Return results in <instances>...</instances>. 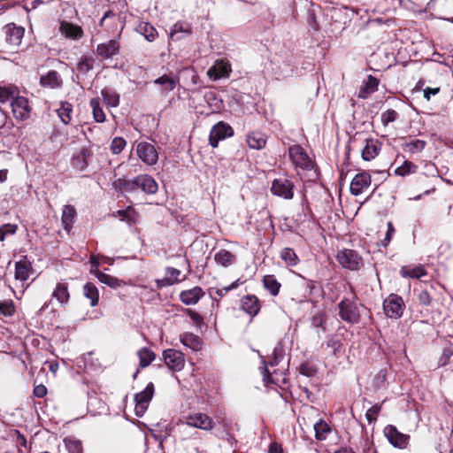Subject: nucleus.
I'll list each match as a JSON object with an SVG mask.
<instances>
[{"instance_id": "nucleus-1", "label": "nucleus", "mask_w": 453, "mask_h": 453, "mask_svg": "<svg viewBox=\"0 0 453 453\" xmlns=\"http://www.w3.org/2000/svg\"><path fill=\"white\" fill-rule=\"evenodd\" d=\"M364 308L361 303L356 300V296L352 299L343 298L338 303V315L343 321L354 325L360 321V309Z\"/></svg>"}, {"instance_id": "nucleus-2", "label": "nucleus", "mask_w": 453, "mask_h": 453, "mask_svg": "<svg viewBox=\"0 0 453 453\" xmlns=\"http://www.w3.org/2000/svg\"><path fill=\"white\" fill-rule=\"evenodd\" d=\"M336 259L343 268L351 271H358L364 265L363 258L359 254L349 249H344L338 251Z\"/></svg>"}, {"instance_id": "nucleus-3", "label": "nucleus", "mask_w": 453, "mask_h": 453, "mask_svg": "<svg viewBox=\"0 0 453 453\" xmlns=\"http://www.w3.org/2000/svg\"><path fill=\"white\" fill-rule=\"evenodd\" d=\"M405 308L403 298L396 294H390L383 302V311L388 318L397 319L403 316Z\"/></svg>"}, {"instance_id": "nucleus-4", "label": "nucleus", "mask_w": 453, "mask_h": 453, "mask_svg": "<svg viewBox=\"0 0 453 453\" xmlns=\"http://www.w3.org/2000/svg\"><path fill=\"white\" fill-rule=\"evenodd\" d=\"M294 187L292 180L283 176L273 180L271 192L278 197L290 200L294 197Z\"/></svg>"}, {"instance_id": "nucleus-5", "label": "nucleus", "mask_w": 453, "mask_h": 453, "mask_svg": "<svg viewBox=\"0 0 453 453\" xmlns=\"http://www.w3.org/2000/svg\"><path fill=\"white\" fill-rule=\"evenodd\" d=\"M136 155L146 165L153 166L158 161V151L156 147L147 142H141L136 145Z\"/></svg>"}, {"instance_id": "nucleus-6", "label": "nucleus", "mask_w": 453, "mask_h": 453, "mask_svg": "<svg viewBox=\"0 0 453 453\" xmlns=\"http://www.w3.org/2000/svg\"><path fill=\"white\" fill-rule=\"evenodd\" d=\"M288 154L292 163L296 167L303 170H309L313 167V161L301 145L295 144L289 146Z\"/></svg>"}, {"instance_id": "nucleus-7", "label": "nucleus", "mask_w": 453, "mask_h": 453, "mask_svg": "<svg viewBox=\"0 0 453 453\" xmlns=\"http://www.w3.org/2000/svg\"><path fill=\"white\" fill-rule=\"evenodd\" d=\"M233 135V127L224 121H219L216 123L210 131L209 144L212 148H217L219 141L232 137Z\"/></svg>"}, {"instance_id": "nucleus-8", "label": "nucleus", "mask_w": 453, "mask_h": 453, "mask_svg": "<svg viewBox=\"0 0 453 453\" xmlns=\"http://www.w3.org/2000/svg\"><path fill=\"white\" fill-rule=\"evenodd\" d=\"M183 418V423L191 427L203 431H211L214 428L215 423L212 418L205 413L196 412L185 416Z\"/></svg>"}, {"instance_id": "nucleus-9", "label": "nucleus", "mask_w": 453, "mask_h": 453, "mask_svg": "<svg viewBox=\"0 0 453 453\" xmlns=\"http://www.w3.org/2000/svg\"><path fill=\"white\" fill-rule=\"evenodd\" d=\"M154 395V384L150 382L146 388L135 394L134 401H135V414L139 417L142 416L144 412L147 411L149 403L152 399Z\"/></svg>"}, {"instance_id": "nucleus-10", "label": "nucleus", "mask_w": 453, "mask_h": 453, "mask_svg": "<svg viewBox=\"0 0 453 453\" xmlns=\"http://www.w3.org/2000/svg\"><path fill=\"white\" fill-rule=\"evenodd\" d=\"M163 358L166 366L172 371L180 372L184 368V355L177 349H168L164 350Z\"/></svg>"}, {"instance_id": "nucleus-11", "label": "nucleus", "mask_w": 453, "mask_h": 453, "mask_svg": "<svg viewBox=\"0 0 453 453\" xmlns=\"http://www.w3.org/2000/svg\"><path fill=\"white\" fill-rule=\"evenodd\" d=\"M384 434L392 446L405 449L410 441V435L403 434L393 425H388L384 428Z\"/></svg>"}, {"instance_id": "nucleus-12", "label": "nucleus", "mask_w": 453, "mask_h": 453, "mask_svg": "<svg viewBox=\"0 0 453 453\" xmlns=\"http://www.w3.org/2000/svg\"><path fill=\"white\" fill-rule=\"evenodd\" d=\"M11 106L13 116L17 119L26 120L30 116L31 108L28 100L24 96H16L12 102Z\"/></svg>"}, {"instance_id": "nucleus-13", "label": "nucleus", "mask_w": 453, "mask_h": 453, "mask_svg": "<svg viewBox=\"0 0 453 453\" xmlns=\"http://www.w3.org/2000/svg\"><path fill=\"white\" fill-rule=\"evenodd\" d=\"M371 175L366 172H362L355 175L350 183V193L353 196H359L366 190L371 185Z\"/></svg>"}, {"instance_id": "nucleus-14", "label": "nucleus", "mask_w": 453, "mask_h": 453, "mask_svg": "<svg viewBox=\"0 0 453 453\" xmlns=\"http://www.w3.org/2000/svg\"><path fill=\"white\" fill-rule=\"evenodd\" d=\"M231 73V65L227 60L218 59L207 71V75L213 80L228 77Z\"/></svg>"}, {"instance_id": "nucleus-15", "label": "nucleus", "mask_w": 453, "mask_h": 453, "mask_svg": "<svg viewBox=\"0 0 453 453\" xmlns=\"http://www.w3.org/2000/svg\"><path fill=\"white\" fill-rule=\"evenodd\" d=\"M6 42L13 47H17L21 43L25 29L18 27L13 23L7 24L4 27Z\"/></svg>"}, {"instance_id": "nucleus-16", "label": "nucleus", "mask_w": 453, "mask_h": 453, "mask_svg": "<svg viewBox=\"0 0 453 453\" xmlns=\"http://www.w3.org/2000/svg\"><path fill=\"white\" fill-rule=\"evenodd\" d=\"M119 42L117 39L109 40L97 45L96 54L103 59L111 58L119 52Z\"/></svg>"}, {"instance_id": "nucleus-17", "label": "nucleus", "mask_w": 453, "mask_h": 453, "mask_svg": "<svg viewBox=\"0 0 453 453\" xmlns=\"http://www.w3.org/2000/svg\"><path fill=\"white\" fill-rule=\"evenodd\" d=\"M381 150V143L373 138H367L365 140V146L362 150V158L365 161H371L375 158Z\"/></svg>"}, {"instance_id": "nucleus-18", "label": "nucleus", "mask_w": 453, "mask_h": 453, "mask_svg": "<svg viewBox=\"0 0 453 453\" xmlns=\"http://www.w3.org/2000/svg\"><path fill=\"white\" fill-rule=\"evenodd\" d=\"M59 32L65 37L72 40H79L83 36V30L80 26L67 21L60 23Z\"/></svg>"}, {"instance_id": "nucleus-19", "label": "nucleus", "mask_w": 453, "mask_h": 453, "mask_svg": "<svg viewBox=\"0 0 453 453\" xmlns=\"http://www.w3.org/2000/svg\"><path fill=\"white\" fill-rule=\"evenodd\" d=\"M204 295L200 287H195L191 289L183 290L180 294V301L186 305L196 304Z\"/></svg>"}, {"instance_id": "nucleus-20", "label": "nucleus", "mask_w": 453, "mask_h": 453, "mask_svg": "<svg viewBox=\"0 0 453 453\" xmlns=\"http://www.w3.org/2000/svg\"><path fill=\"white\" fill-rule=\"evenodd\" d=\"M178 82V79L164 74L154 81V84L158 87L160 93L167 94L173 91Z\"/></svg>"}, {"instance_id": "nucleus-21", "label": "nucleus", "mask_w": 453, "mask_h": 453, "mask_svg": "<svg viewBox=\"0 0 453 453\" xmlns=\"http://www.w3.org/2000/svg\"><path fill=\"white\" fill-rule=\"evenodd\" d=\"M241 302L242 309L251 317H254L258 313L260 305L257 296L253 295H248L242 297Z\"/></svg>"}, {"instance_id": "nucleus-22", "label": "nucleus", "mask_w": 453, "mask_h": 453, "mask_svg": "<svg viewBox=\"0 0 453 453\" xmlns=\"http://www.w3.org/2000/svg\"><path fill=\"white\" fill-rule=\"evenodd\" d=\"M31 270V263L24 257L15 263V279L17 280L26 281L30 276Z\"/></svg>"}, {"instance_id": "nucleus-23", "label": "nucleus", "mask_w": 453, "mask_h": 453, "mask_svg": "<svg viewBox=\"0 0 453 453\" xmlns=\"http://www.w3.org/2000/svg\"><path fill=\"white\" fill-rule=\"evenodd\" d=\"M139 188L147 194H155L158 189L157 181L148 174H141L137 176Z\"/></svg>"}, {"instance_id": "nucleus-24", "label": "nucleus", "mask_w": 453, "mask_h": 453, "mask_svg": "<svg viewBox=\"0 0 453 453\" xmlns=\"http://www.w3.org/2000/svg\"><path fill=\"white\" fill-rule=\"evenodd\" d=\"M247 144L250 149L262 150L266 144L265 135L258 131H252L247 136Z\"/></svg>"}, {"instance_id": "nucleus-25", "label": "nucleus", "mask_w": 453, "mask_h": 453, "mask_svg": "<svg viewBox=\"0 0 453 453\" xmlns=\"http://www.w3.org/2000/svg\"><path fill=\"white\" fill-rule=\"evenodd\" d=\"M40 82L43 87L57 88L62 85V79L57 71H49L45 75H42Z\"/></svg>"}, {"instance_id": "nucleus-26", "label": "nucleus", "mask_w": 453, "mask_h": 453, "mask_svg": "<svg viewBox=\"0 0 453 453\" xmlns=\"http://www.w3.org/2000/svg\"><path fill=\"white\" fill-rule=\"evenodd\" d=\"M180 341L184 346L191 349L194 351H198L202 349L201 339L192 333L181 334L180 335Z\"/></svg>"}, {"instance_id": "nucleus-27", "label": "nucleus", "mask_w": 453, "mask_h": 453, "mask_svg": "<svg viewBox=\"0 0 453 453\" xmlns=\"http://www.w3.org/2000/svg\"><path fill=\"white\" fill-rule=\"evenodd\" d=\"M400 274L404 278L420 279L427 274L423 265L403 266L400 269Z\"/></svg>"}, {"instance_id": "nucleus-28", "label": "nucleus", "mask_w": 453, "mask_h": 453, "mask_svg": "<svg viewBox=\"0 0 453 453\" xmlns=\"http://www.w3.org/2000/svg\"><path fill=\"white\" fill-rule=\"evenodd\" d=\"M58 116L63 124L68 125L72 121L73 105L72 104L62 101L59 103V107L57 109Z\"/></svg>"}, {"instance_id": "nucleus-29", "label": "nucleus", "mask_w": 453, "mask_h": 453, "mask_svg": "<svg viewBox=\"0 0 453 453\" xmlns=\"http://www.w3.org/2000/svg\"><path fill=\"white\" fill-rule=\"evenodd\" d=\"M76 217V211L72 205H65L62 211V224L64 229L69 232Z\"/></svg>"}, {"instance_id": "nucleus-30", "label": "nucleus", "mask_w": 453, "mask_h": 453, "mask_svg": "<svg viewBox=\"0 0 453 453\" xmlns=\"http://www.w3.org/2000/svg\"><path fill=\"white\" fill-rule=\"evenodd\" d=\"M235 256L226 250H220L214 255L215 262L223 266L228 267L235 262Z\"/></svg>"}, {"instance_id": "nucleus-31", "label": "nucleus", "mask_w": 453, "mask_h": 453, "mask_svg": "<svg viewBox=\"0 0 453 453\" xmlns=\"http://www.w3.org/2000/svg\"><path fill=\"white\" fill-rule=\"evenodd\" d=\"M89 105L92 109L93 119L97 123H103L106 119L105 113L101 106V100L99 97H94L90 100Z\"/></svg>"}, {"instance_id": "nucleus-32", "label": "nucleus", "mask_w": 453, "mask_h": 453, "mask_svg": "<svg viewBox=\"0 0 453 453\" xmlns=\"http://www.w3.org/2000/svg\"><path fill=\"white\" fill-rule=\"evenodd\" d=\"M139 357V366L141 368H145L149 366L152 361L155 359V353L149 348L143 347L138 351Z\"/></svg>"}, {"instance_id": "nucleus-33", "label": "nucleus", "mask_w": 453, "mask_h": 453, "mask_svg": "<svg viewBox=\"0 0 453 453\" xmlns=\"http://www.w3.org/2000/svg\"><path fill=\"white\" fill-rule=\"evenodd\" d=\"M53 298L57 299L60 303H65L69 300L68 286L66 283H58L52 294Z\"/></svg>"}, {"instance_id": "nucleus-34", "label": "nucleus", "mask_w": 453, "mask_h": 453, "mask_svg": "<svg viewBox=\"0 0 453 453\" xmlns=\"http://www.w3.org/2000/svg\"><path fill=\"white\" fill-rule=\"evenodd\" d=\"M263 285L273 296L279 294L281 286L273 275L264 276Z\"/></svg>"}, {"instance_id": "nucleus-35", "label": "nucleus", "mask_w": 453, "mask_h": 453, "mask_svg": "<svg viewBox=\"0 0 453 453\" xmlns=\"http://www.w3.org/2000/svg\"><path fill=\"white\" fill-rule=\"evenodd\" d=\"M83 292L84 296L90 300V305L92 307L98 303L99 293L95 285L90 282L86 283L83 287Z\"/></svg>"}, {"instance_id": "nucleus-36", "label": "nucleus", "mask_w": 453, "mask_h": 453, "mask_svg": "<svg viewBox=\"0 0 453 453\" xmlns=\"http://www.w3.org/2000/svg\"><path fill=\"white\" fill-rule=\"evenodd\" d=\"M314 431L316 439L324 441L326 440L327 434L330 433L331 428L326 421L319 419L317 423L314 424Z\"/></svg>"}, {"instance_id": "nucleus-37", "label": "nucleus", "mask_w": 453, "mask_h": 453, "mask_svg": "<svg viewBox=\"0 0 453 453\" xmlns=\"http://www.w3.org/2000/svg\"><path fill=\"white\" fill-rule=\"evenodd\" d=\"M101 95L104 98V103L109 107H117L119 104V96L110 88H104L101 91Z\"/></svg>"}, {"instance_id": "nucleus-38", "label": "nucleus", "mask_w": 453, "mask_h": 453, "mask_svg": "<svg viewBox=\"0 0 453 453\" xmlns=\"http://www.w3.org/2000/svg\"><path fill=\"white\" fill-rule=\"evenodd\" d=\"M137 31L141 35H142L145 37V39L148 40L149 42H153L157 35V30L150 23L139 24V26L137 27Z\"/></svg>"}, {"instance_id": "nucleus-39", "label": "nucleus", "mask_w": 453, "mask_h": 453, "mask_svg": "<svg viewBox=\"0 0 453 453\" xmlns=\"http://www.w3.org/2000/svg\"><path fill=\"white\" fill-rule=\"evenodd\" d=\"M280 257L287 265L295 266L298 264L299 258L295 250L290 248H285L280 252Z\"/></svg>"}, {"instance_id": "nucleus-40", "label": "nucleus", "mask_w": 453, "mask_h": 453, "mask_svg": "<svg viewBox=\"0 0 453 453\" xmlns=\"http://www.w3.org/2000/svg\"><path fill=\"white\" fill-rule=\"evenodd\" d=\"M96 277L102 283H104L112 288H119L123 284L122 280L99 271L96 273Z\"/></svg>"}, {"instance_id": "nucleus-41", "label": "nucleus", "mask_w": 453, "mask_h": 453, "mask_svg": "<svg viewBox=\"0 0 453 453\" xmlns=\"http://www.w3.org/2000/svg\"><path fill=\"white\" fill-rule=\"evenodd\" d=\"M190 32L191 31L189 25L184 22H177L171 28L170 37L172 40H179L180 39V37L179 36L180 33L189 35Z\"/></svg>"}, {"instance_id": "nucleus-42", "label": "nucleus", "mask_w": 453, "mask_h": 453, "mask_svg": "<svg viewBox=\"0 0 453 453\" xmlns=\"http://www.w3.org/2000/svg\"><path fill=\"white\" fill-rule=\"evenodd\" d=\"M17 88L12 86L0 87V102H11L17 96Z\"/></svg>"}, {"instance_id": "nucleus-43", "label": "nucleus", "mask_w": 453, "mask_h": 453, "mask_svg": "<svg viewBox=\"0 0 453 453\" xmlns=\"http://www.w3.org/2000/svg\"><path fill=\"white\" fill-rule=\"evenodd\" d=\"M417 169H418V166L416 165H414L411 161L406 160L403 162V164L402 165L398 166L395 170V173L396 175H399V176H406L408 174L416 173Z\"/></svg>"}, {"instance_id": "nucleus-44", "label": "nucleus", "mask_w": 453, "mask_h": 453, "mask_svg": "<svg viewBox=\"0 0 453 453\" xmlns=\"http://www.w3.org/2000/svg\"><path fill=\"white\" fill-rule=\"evenodd\" d=\"M426 142L423 140H412L404 144V150L411 154L422 151L426 147Z\"/></svg>"}, {"instance_id": "nucleus-45", "label": "nucleus", "mask_w": 453, "mask_h": 453, "mask_svg": "<svg viewBox=\"0 0 453 453\" xmlns=\"http://www.w3.org/2000/svg\"><path fill=\"white\" fill-rule=\"evenodd\" d=\"M398 119V113L392 109H388L381 113L380 120L384 127H387L389 123L395 121Z\"/></svg>"}, {"instance_id": "nucleus-46", "label": "nucleus", "mask_w": 453, "mask_h": 453, "mask_svg": "<svg viewBox=\"0 0 453 453\" xmlns=\"http://www.w3.org/2000/svg\"><path fill=\"white\" fill-rule=\"evenodd\" d=\"M127 145V142L123 137H115L111 143V150L113 154H119Z\"/></svg>"}, {"instance_id": "nucleus-47", "label": "nucleus", "mask_w": 453, "mask_h": 453, "mask_svg": "<svg viewBox=\"0 0 453 453\" xmlns=\"http://www.w3.org/2000/svg\"><path fill=\"white\" fill-rule=\"evenodd\" d=\"M261 361H262V365H263V366L261 367V373H262V377H263V381L265 382V386H268L269 384L275 383L272 373L268 370L267 364H266L264 357H262V356H261Z\"/></svg>"}, {"instance_id": "nucleus-48", "label": "nucleus", "mask_w": 453, "mask_h": 453, "mask_svg": "<svg viewBox=\"0 0 453 453\" xmlns=\"http://www.w3.org/2000/svg\"><path fill=\"white\" fill-rule=\"evenodd\" d=\"M65 446L69 452L71 453H81L82 450V446L80 441L73 440V439H65Z\"/></svg>"}, {"instance_id": "nucleus-49", "label": "nucleus", "mask_w": 453, "mask_h": 453, "mask_svg": "<svg viewBox=\"0 0 453 453\" xmlns=\"http://www.w3.org/2000/svg\"><path fill=\"white\" fill-rule=\"evenodd\" d=\"M94 60L92 58H84L78 63L77 70L81 73H87L93 68Z\"/></svg>"}, {"instance_id": "nucleus-50", "label": "nucleus", "mask_w": 453, "mask_h": 453, "mask_svg": "<svg viewBox=\"0 0 453 453\" xmlns=\"http://www.w3.org/2000/svg\"><path fill=\"white\" fill-rule=\"evenodd\" d=\"M17 226L13 224H4L0 227V241L3 242L6 234L16 233Z\"/></svg>"}, {"instance_id": "nucleus-51", "label": "nucleus", "mask_w": 453, "mask_h": 453, "mask_svg": "<svg viewBox=\"0 0 453 453\" xmlns=\"http://www.w3.org/2000/svg\"><path fill=\"white\" fill-rule=\"evenodd\" d=\"M380 411V405L375 404L367 410L365 413L366 419L369 423L376 421L377 416Z\"/></svg>"}, {"instance_id": "nucleus-52", "label": "nucleus", "mask_w": 453, "mask_h": 453, "mask_svg": "<svg viewBox=\"0 0 453 453\" xmlns=\"http://www.w3.org/2000/svg\"><path fill=\"white\" fill-rule=\"evenodd\" d=\"M387 226H388L387 233L385 234V237L381 240V245L384 247H387L390 243L392 237L395 232L392 222H390V221L388 222Z\"/></svg>"}, {"instance_id": "nucleus-53", "label": "nucleus", "mask_w": 453, "mask_h": 453, "mask_svg": "<svg viewBox=\"0 0 453 453\" xmlns=\"http://www.w3.org/2000/svg\"><path fill=\"white\" fill-rule=\"evenodd\" d=\"M185 312L191 319L196 327H201L203 324V318L196 311L186 309Z\"/></svg>"}, {"instance_id": "nucleus-54", "label": "nucleus", "mask_w": 453, "mask_h": 453, "mask_svg": "<svg viewBox=\"0 0 453 453\" xmlns=\"http://www.w3.org/2000/svg\"><path fill=\"white\" fill-rule=\"evenodd\" d=\"M378 86L379 81L375 77L370 75L365 82V90L368 93H372L377 90Z\"/></svg>"}, {"instance_id": "nucleus-55", "label": "nucleus", "mask_w": 453, "mask_h": 453, "mask_svg": "<svg viewBox=\"0 0 453 453\" xmlns=\"http://www.w3.org/2000/svg\"><path fill=\"white\" fill-rule=\"evenodd\" d=\"M14 312L13 304L11 302L0 303V313L4 316H10Z\"/></svg>"}, {"instance_id": "nucleus-56", "label": "nucleus", "mask_w": 453, "mask_h": 453, "mask_svg": "<svg viewBox=\"0 0 453 453\" xmlns=\"http://www.w3.org/2000/svg\"><path fill=\"white\" fill-rule=\"evenodd\" d=\"M180 271L179 269H176V268H173V267H167L166 268V273L165 275L168 277V278H171L172 280H174V284L180 281L179 280V277L180 275Z\"/></svg>"}, {"instance_id": "nucleus-57", "label": "nucleus", "mask_w": 453, "mask_h": 453, "mask_svg": "<svg viewBox=\"0 0 453 453\" xmlns=\"http://www.w3.org/2000/svg\"><path fill=\"white\" fill-rule=\"evenodd\" d=\"M138 188L139 185L137 181V176L133 180L127 179L124 192H134L136 191Z\"/></svg>"}, {"instance_id": "nucleus-58", "label": "nucleus", "mask_w": 453, "mask_h": 453, "mask_svg": "<svg viewBox=\"0 0 453 453\" xmlns=\"http://www.w3.org/2000/svg\"><path fill=\"white\" fill-rule=\"evenodd\" d=\"M299 372L306 377H311L315 374V370L308 364H302L299 367Z\"/></svg>"}, {"instance_id": "nucleus-59", "label": "nucleus", "mask_w": 453, "mask_h": 453, "mask_svg": "<svg viewBox=\"0 0 453 453\" xmlns=\"http://www.w3.org/2000/svg\"><path fill=\"white\" fill-rule=\"evenodd\" d=\"M34 395L36 397L42 398L47 395V388L44 385L35 386L34 388Z\"/></svg>"}, {"instance_id": "nucleus-60", "label": "nucleus", "mask_w": 453, "mask_h": 453, "mask_svg": "<svg viewBox=\"0 0 453 453\" xmlns=\"http://www.w3.org/2000/svg\"><path fill=\"white\" fill-rule=\"evenodd\" d=\"M439 92H440V88H432L427 87V88H426L424 89V97H425L427 101H429V100H430V98H431V96H435V95H437Z\"/></svg>"}, {"instance_id": "nucleus-61", "label": "nucleus", "mask_w": 453, "mask_h": 453, "mask_svg": "<svg viewBox=\"0 0 453 453\" xmlns=\"http://www.w3.org/2000/svg\"><path fill=\"white\" fill-rule=\"evenodd\" d=\"M283 356H284L283 347L280 344H278L273 349V357H274V358L281 361V359L283 358Z\"/></svg>"}, {"instance_id": "nucleus-62", "label": "nucleus", "mask_w": 453, "mask_h": 453, "mask_svg": "<svg viewBox=\"0 0 453 453\" xmlns=\"http://www.w3.org/2000/svg\"><path fill=\"white\" fill-rule=\"evenodd\" d=\"M419 302L424 305H428L431 303V296L427 291H422L418 296Z\"/></svg>"}, {"instance_id": "nucleus-63", "label": "nucleus", "mask_w": 453, "mask_h": 453, "mask_svg": "<svg viewBox=\"0 0 453 453\" xmlns=\"http://www.w3.org/2000/svg\"><path fill=\"white\" fill-rule=\"evenodd\" d=\"M173 284H174V280H172V279L168 278L167 276L165 277L164 279L157 280V285L158 288H164V287L171 286Z\"/></svg>"}, {"instance_id": "nucleus-64", "label": "nucleus", "mask_w": 453, "mask_h": 453, "mask_svg": "<svg viewBox=\"0 0 453 453\" xmlns=\"http://www.w3.org/2000/svg\"><path fill=\"white\" fill-rule=\"evenodd\" d=\"M269 453H282L281 445L277 442H272L269 446Z\"/></svg>"}]
</instances>
